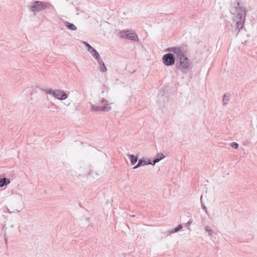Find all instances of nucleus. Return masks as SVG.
Here are the masks:
<instances>
[{"mask_svg":"<svg viewBox=\"0 0 257 257\" xmlns=\"http://www.w3.org/2000/svg\"><path fill=\"white\" fill-rule=\"evenodd\" d=\"M229 11L231 14L235 15L233 20L236 22V24L234 32L236 36L244 24L246 17L245 9L240 6L239 1L237 0L233 3V6L230 7Z\"/></svg>","mask_w":257,"mask_h":257,"instance_id":"nucleus-1","label":"nucleus"},{"mask_svg":"<svg viewBox=\"0 0 257 257\" xmlns=\"http://www.w3.org/2000/svg\"><path fill=\"white\" fill-rule=\"evenodd\" d=\"M175 65L183 73H187L192 67L191 62L185 54L176 58Z\"/></svg>","mask_w":257,"mask_h":257,"instance_id":"nucleus-2","label":"nucleus"},{"mask_svg":"<svg viewBox=\"0 0 257 257\" xmlns=\"http://www.w3.org/2000/svg\"><path fill=\"white\" fill-rule=\"evenodd\" d=\"M51 6V4L49 2L36 1L32 2L30 5H28V8L30 11L35 13L36 12H40L42 10L48 9Z\"/></svg>","mask_w":257,"mask_h":257,"instance_id":"nucleus-3","label":"nucleus"},{"mask_svg":"<svg viewBox=\"0 0 257 257\" xmlns=\"http://www.w3.org/2000/svg\"><path fill=\"white\" fill-rule=\"evenodd\" d=\"M41 90L47 94L52 95L59 100H63L68 97L67 94L62 90H53L52 89L47 88H41Z\"/></svg>","mask_w":257,"mask_h":257,"instance_id":"nucleus-4","label":"nucleus"},{"mask_svg":"<svg viewBox=\"0 0 257 257\" xmlns=\"http://www.w3.org/2000/svg\"><path fill=\"white\" fill-rule=\"evenodd\" d=\"M100 103H104L105 105H96L95 104L90 103L91 111L107 112L111 109V107L109 106L110 104L108 103L107 100L102 98L100 101Z\"/></svg>","mask_w":257,"mask_h":257,"instance_id":"nucleus-5","label":"nucleus"},{"mask_svg":"<svg viewBox=\"0 0 257 257\" xmlns=\"http://www.w3.org/2000/svg\"><path fill=\"white\" fill-rule=\"evenodd\" d=\"M175 55L171 53L165 54L162 58V61L164 64L166 66H169L174 65L175 63Z\"/></svg>","mask_w":257,"mask_h":257,"instance_id":"nucleus-6","label":"nucleus"},{"mask_svg":"<svg viewBox=\"0 0 257 257\" xmlns=\"http://www.w3.org/2000/svg\"><path fill=\"white\" fill-rule=\"evenodd\" d=\"M119 33L121 38H126L134 41L138 42L139 41L138 35L135 33H130L128 31H121Z\"/></svg>","mask_w":257,"mask_h":257,"instance_id":"nucleus-7","label":"nucleus"},{"mask_svg":"<svg viewBox=\"0 0 257 257\" xmlns=\"http://www.w3.org/2000/svg\"><path fill=\"white\" fill-rule=\"evenodd\" d=\"M165 51L174 53L176 54V58H179V57L184 54L182 51L181 48L177 47H171L165 49Z\"/></svg>","mask_w":257,"mask_h":257,"instance_id":"nucleus-8","label":"nucleus"},{"mask_svg":"<svg viewBox=\"0 0 257 257\" xmlns=\"http://www.w3.org/2000/svg\"><path fill=\"white\" fill-rule=\"evenodd\" d=\"M148 165H152V161H147L144 158H143L139 160L138 163L133 167V169H137L142 166Z\"/></svg>","mask_w":257,"mask_h":257,"instance_id":"nucleus-9","label":"nucleus"},{"mask_svg":"<svg viewBox=\"0 0 257 257\" xmlns=\"http://www.w3.org/2000/svg\"><path fill=\"white\" fill-rule=\"evenodd\" d=\"M165 158V156L163 153H158L155 157L153 161H152V165H154L156 163L159 162L161 160Z\"/></svg>","mask_w":257,"mask_h":257,"instance_id":"nucleus-10","label":"nucleus"},{"mask_svg":"<svg viewBox=\"0 0 257 257\" xmlns=\"http://www.w3.org/2000/svg\"><path fill=\"white\" fill-rule=\"evenodd\" d=\"M97 61L99 66V70L102 72H106L107 71V68L102 59L100 58L99 59L97 60Z\"/></svg>","mask_w":257,"mask_h":257,"instance_id":"nucleus-11","label":"nucleus"},{"mask_svg":"<svg viewBox=\"0 0 257 257\" xmlns=\"http://www.w3.org/2000/svg\"><path fill=\"white\" fill-rule=\"evenodd\" d=\"M127 156L129 158L132 165H134L138 161L139 159L138 155H134L133 154H127Z\"/></svg>","mask_w":257,"mask_h":257,"instance_id":"nucleus-12","label":"nucleus"},{"mask_svg":"<svg viewBox=\"0 0 257 257\" xmlns=\"http://www.w3.org/2000/svg\"><path fill=\"white\" fill-rule=\"evenodd\" d=\"M10 183V179L3 178L0 179V187H3Z\"/></svg>","mask_w":257,"mask_h":257,"instance_id":"nucleus-13","label":"nucleus"},{"mask_svg":"<svg viewBox=\"0 0 257 257\" xmlns=\"http://www.w3.org/2000/svg\"><path fill=\"white\" fill-rule=\"evenodd\" d=\"M65 26L69 30L72 31H76L77 30V27L72 23H70L68 22H66L65 23Z\"/></svg>","mask_w":257,"mask_h":257,"instance_id":"nucleus-14","label":"nucleus"},{"mask_svg":"<svg viewBox=\"0 0 257 257\" xmlns=\"http://www.w3.org/2000/svg\"><path fill=\"white\" fill-rule=\"evenodd\" d=\"M182 224H179L176 228L170 229L168 231L169 232V234H171L173 233L177 232L182 229Z\"/></svg>","mask_w":257,"mask_h":257,"instance_id":"nucleus-15","label":"nucleus"},{"mask_svg":"<svg viewBox=\"0 0 257 257\" xmlns=\"http://www.w3.org/2000/svg\"><path fill=\"white\" fill-rule=\"evenodd\" d=\"M230 99V95L224 94L223 96V105H225L228 103Z\"/></svg>","mask_w":257,"mask_h":257,"instance_id":"nucleus-16","label":"nucleus"},{"mask_svg":"<svg viewBox=\"0 0 257 257\" xmlns=\"http://www.w3.org/2000/svg\"><path fill=\"white\" fill-rule=\"evenodd\" d=\"M91 54L95 59H96V60L101 58L99 53L96 50H94L93 51H92L91 53Z\"/></svg>","mask_w":257,"mask_h":257,"instance_id":"nucleus-17","label":"nucleus"},{"mask_svg":"<svg viewBox=\"0 0 257 257\" xmlns=\"http://www.w3.org/2000/svg\"><path fill=\"white\" fill-rule=\"evenodd\" d=\"M85 44L87 47V50L89 51L90 53L93 51L94 50H95L94 48H93L92 47H91L88 43L85 42Z\"/></svg>","mask_w":257,"mask_h":257,"instance_id":"nucleus-18","label":"nucleus"},{"mask_svg":"<svg viewBox=\"0 0 257 257\" xmlns=\"http://www.w3.org/2000/svg\"><path fill=\"white\" fill-rule=\"evenodd\" d=\"M205 230L206 231H207L208 232V235L209 236H211V233L212 232V231L211 229L210 228V227L209 226H206Z\"/></svg>","mask_w":257,"mask_h":257,"instance_id":"nucleus-19","label":"nucleus"},{"mask_svg":"<svg viewBox=\"0 0 257 257\" xmlns=\"http://www.w3.org/2000/svg\"><path fill=\"white\" fill-rule=\"evenodd\" d=\"M230 146H231L232 148L235 149H236L238 148V144L235 142L232 143L231 144Z\"/></svg>","mask_w":257,"mask_h":257,"instance_id":"nucleus-20","label":"nucleus"},{"mask_svg":"<svg viewBox=\"0 0 257 257\" xmlns=\"http://www.w3.org/2000/svg\"><path fill=\"white\" fill-rule=\"evenodd\" d=\"M192 223V220L190 219L188 222L187 223L186 226V228L188 229V230H190V224Z\"/></svg>","mask_w":257,"mask_h":257,"instance_id":"nucleus-21","label":"nucleus"},{"mask_svg":"<svg viewBox=\"0 0 257 257\" xmlns=\"http://www.w3.org/2000/svg\"><path fill=\"white\" fill-rule=\"evenodd\" d=\"M11 207V209L12 210H10L9 209H8V211L10 212H19L20 211V210H18V209H14V208H12Z\"/></svg>","mask_w":257,"mask_h":257,"instance_id":"nucleus-22","label":"nucleus"},{"mask_svg":"<svg viewBox=\"0 0 257 257\" xmlns=\"http://www.w3.org/2000/svg\"><path fill=\"white\" fill-rule=\"evenodd\" d=\"M202 207V208L207 213V208L202 203V205H201Z\"/></svg>","mask_w":257,"mask_h":257,"instance_id":"nucleus-23","label":"nucleus"},{"mask_svg":"<svg viewBox=\"0 0 257 257\" xmlns=\"http://www.w3.org/2000/svg\"><path fill=\"white\" fill-rule=\"evenodd\" d=\"M54 106H55V108H56V109H58V108H59V107H58V106H57L56 105H55V104H54Z\"/></svg>","mask_w":257,"mask_h":257,"instance_id":"nucleus-24","label":"nucleus"},{"mask_svg":"<svg viewBox=\"0 0 257 257\" xmlns=\"http://www.w3.org/2000/svg\"><path fill=\"white\" fill-rule=\"evenodd\" d=\"M109 202L108 200H107L106 201V203H109Z\"/></svg>","mask_w":257,"mask_h":257,"instance_id":"nucleus-25","label":"nucleus"},{"mask_svg":"<svg viewBox=\"0 0 257 257\" xmlns=\"http://www.w3.org/2000/svg\"><path fill=\"white\" fill-rule=\"evenodd\" d=\"M89 174H92V175H93V174H92V172H90L89 173Z\"/></svg>","mask_w":257,"mask_h":257,"instance_id":"nucleus-26","label":"nucleus"},{"mask_svg":"<svg viewBox=\"0 0 257 257\" xmlns=\"http://www.w3.org/2000/svg\"><path fill=\"white\" fill-rule=\"evenodd\" d=\"M95 174L96 175H98V174H97L96 172H95Z\"/></svg>","mask_w":257,"mask_h":257,"instance_id":"nucleus-27","label":"nucleus"}]
</instances>
